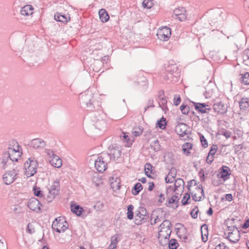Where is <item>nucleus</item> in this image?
I'll use <instances>...</instances> for the list:
<instances>
[{"label": "nucleus", "mask_w": 249, "mask_h": 249, "mask_svg": "<svg viewBox=\"0 0 249 249\" xmlns=\"http://www.w3.org/2000/svg\"><path fill=\"white\" fill-rule=\"evenodd\" d=\"M16 153L17 151L16 150L9 148L8 151H6L3 153L2 156L0 158V167L2 169H5L7 168L10 163L9 162V159L12 161L18 160L17 158H13L12 156H11L12 153Z\"/></svg>", "instance_id": "f257e3e1"}, {"label": "nucleus", "mask_w": 249, "mask_h": 249, "mask_svg": "<svg viewBox=\"0 0 249 249\" xmlns=\"http://www.w3.org/2000/svg\"><path fill=\"white\" fill-rule=\"evenodd\" d=\"M24 166L25 174L27 177H30L36 173L38 163L35 158H30L25 162Z\"/></svg>", "instance_id": "f03ea898"}, {"label": "nucleus", "mask_w": 249, "mask_h": 249, "mask_svg": "<svg viewBox=\"0 0 249 249\" xmlns=\"http://www.w3.org/2000/svg\"><path fill=\"white\" fill-rule=\"evenodd\" d=\"M109 161L108 155L107 154H102L95 160V167L98 172H103L107 168V162Z\"/></svg>", "instance_id": "7ed1b4c3"}, {"label": "nucleus", "mask_w": 249, "mask_h": 249, "mask_svg": "<svg viewBox=\"0 0 249 249\" xmlns=\"http://www.w3.org/2000/svg\"><path fill=\"white\" fill-rule=\"evenodd\" d=\"M59 189V181L58 180H55L51 186L50 188L48 189V195L46 198L48 202H52L55 198L56 196L58 194Z\"/></svg>", "instance_id": "20e7f679"}, {"label": "nucleus", "mask_w": 249, "mask_h": 249, "mask_svg": "<svg viewBox=\"0 0 249 249\" xmlns=\"http://www.w3.org/2000/svg\"><path fill=\"white\" fill-rule=\"evenodd\" d=\"M228 238L231 242L236 243L240 237V232L235 226L228 227Z\"/></svg>", "instance_id": "39448f33"}, {"label": "nucleus", "mask_w": 249, "mask_h": 249, "mask_svg": "<svg viewBox=\"0 0 249 249\" xmlns=\"http://www.w3.org/2000/svg\"><path fill=\"white\" fill-rule=\"evenodd\" d=\"M171 35V29L165 26L159 29L157 33L158 38L162 41H167L170 37Z\"/></svg>", "instance_id": "423d86ee"}, {"label": "nucleus", "mask_w": 249, "mask_h": 249, "mask_svg": "<svg viewBox=\"0 0 249 249\" xmlns=\"http://www.w3.org/2000/svg\"><path fill=\"white\" fill-rule=\"evenodd\" d=\"M214 112L217 114H224L227 111L228 106L220 100H215L213 106Z\"/></svg>", "instance_id": "0eeeda50"}, {"label": "nucleus", "mask_w": 249, "mask_h": 249, "mask_svg": "<svg viewBox=\"0 0 249 249\" xmlns=\"http://www.w3.org/2000/svg\"><path fill=\"white\" fill-rule=\"evenodd\" d=\"M175 132L180 137L188 135L190 133V127L185 123H179L175 127Z\"/></svg>", "instance_id": "6e6552de"}, {"label": "nucleus", "mask_w": 249, "mask_h": 249, "mask_svg": "<svg viewBox=\"0 0 249 249\" xmlns=\"http://www.w3.org/2000/svg\"><path fill=\"white\" fill-rule=\"evenodd\" d=\"M92 121L94 122V125L96 129L102 131L106 130L107 125L106 121L100 115L95 116L92 118Z\"/></svg>", "instance_id": "1a4fd4ad"}, {"label": "nucleus", "mask_w": 249, "mask_h": 249, "mask_svg": "<svg viewBox=\"0 0 249 249\" xmlns=\"http://www.w3.org/2000/svg\"><path fill=\"white\" fill-rule=\"evenodd\" d=\"M68 224L66 221H58L57 218H55L52 224V228L59 233L65 231L68 229Z\"/></svg>", "instance_id": "9d476101"}, {"label": "nucleus", "mask_w": 249, "mask_h": 249, "mask_svg": "<svg viewBox=\"0 0 249 249\" xmlns=\"http://www.w3.org/2000/svg\"><path fill=\"white\" fill-rule=\"evenodd\" d=\"M93 94L90 91L86 93H82L79 96L80 100L83 104H85L87 107L90 108L92 106V98Z\"/></svg>", "instance_id": "9b49d317"}, {"label": "nucleus", "mask_w": 249, "mask_h": 249, "mask_svg": "<svg viewBox=\"0 0 249 249\" xmlns=\"http://www.w3.org/2000/svg\"><path fill=\"white\" fill-rule=\"evenodd\" d=\"M17 174L15 170L6 172L3 175V181L6 185H9L17 178Z\"/></svg>", "instance_id": "f8f14e48"}, {"label": "nucleus", "mask_w": 249, "mask_h": 249, "mask_svg": "<svg viewBox=\"0 0 249 249\" xmlns=\"http://www.w3.org/2000/svg\"><path fill=\"white\" fill-rule=\"evenodd\" d=\"M160 230L159 231V236L158 238L160 241V243L161 245H163V244L162 243V239H164L165 240L164 245H166L169 239L170 234L171 233V231H169V230H165V229H160Z\"/></svg>", "instance_id": "ddd939ff"}, {"label": "nucleus", "mask_w": 249, "mask_h": 249, "mask_svg": "<svg viewBox=\"0 0 249 249\" xmlns=\"http://www.w3.org/2000/svg\"><path fill=\"white\" fill-rule=\"evenodd\" d=\"M28 206L30 210L38 213L41 210V204L38 199L33 197L29 200Z\"/></svg>", "instance_id": "4468645a"}, {"label": "nucleus", "mask_w": 249, "mask_h": 249, "mask_svg": "<svg viewBox=\"0 0 249 249\" xmlns=\"http://www.w3.org/2000/svg\"><path fill=\"white\" fill-rule=\"evenodd\" d=\"M173 17L180 21H183L186 19V11L184 7L175 9L173 11Z\"/></svg>", "instance_id": "2eb2a0df"}, {"label": "nucleus", "mask_w": 249, "mask_h": 249, "mask_svg": "<svg viewBox=\"0 0 249 249\" xmlns=\"http://www.w3.org/2000/svg\"><path fill=\"white\" fill-rule=\"evenodd\" d=\"M193 103L194 104L195 109L200 113H206L211 109L210 106L206 103Z\"/></svg>", "instance_id": "dca6fc26"}, {"label": "nucleus", "mask_w": 249, "mask_h": 249, "mask_svg": "<svg viewBox=\"0 0 249 249\" xmlns=\"http://www.w3.org/2000/svg\"><path fill=\"white\" fill-rule=\"evenodd\" d=\"M222 13L221 9H218L216 10L213 11L211 13L210 15L211 25H215L219 20L221 18V15Z\"/></svg>", "instance_id": "f3484780"}, {"label": "nucleus", "mask_w": 249, "mask_h": 249, "mask_svg": "<svg viewBox=\"0 0 249 249\" xmlns=\"http://www.w3.org/2000/svg\"><path fill=\"white\" fill-rule=\"evenodd\" d=\"M219 174L217 175L218 178H221L224 180L228 179L231 175L230 168L227 166H222L219 170Z\"/></svg>", "instance_id": "a211bd4d"}, {"label": "nucleus", "mask_w": 249, "mask_h": 249, "mask_svg": "<svg viewBox=\"0 0 249 249\" xmlns=\"http://www.w3.org/2000/svg\"><path fill=\"white\" fill-rule=\"evenodd\" d=\"M30 145L35 149L42 148L46 146V142L40 139L36 138L32 140Z\"/></svg>", "instance_id": "6ab92c4d"}, {"label": "nucleus", "mask_w": 249, "mask_h": 249, "mask_svg": "<svg viewBox=\"0 0 249 249\" xmlns=\"http://www.w3.org/2000/svg\"><path fill=\"white\" fill-rule=\"evenodd\" d=\"M177 175V170L175 167H172L170 169L169 173L165 178L166 183H171L174 181L175 178Z\"/></svg>", "instance_id": "aec40b11"}, {"label": "nucleus", "mask_w": 249, "mask_h": 249, "mask_svg": "<svg viewBox=\"0 0 249 249\" xmlns=\"http://www.w3.org/2000/svg\"><path fill=\"white\" fill-rule=\"evenodd\" d=\"M108 155V160L118 159L121 156V151L118 149L112 148L109 150L108 153H106Z\"/></svg>", "instance_id": "412c9836"}, {"label": "nucleus", "mask_w": 249, "mask_h": 249, "mask_svg": "<svg viewBox=\"0 0 249 249\" xmlns=\"http://www.w3.org/2000/svg\"><path fill=\"white\" fill-rule=\"evenodd\" d=\"M239 107L242 110L249 111V98H242L239 102Z\"/></svg>", "instance_id": "4be33fe9"}, {"label": "nucleus", "mask_w": 249, "mask_h": 249, "mask_svg": "<svg viewBox=\"0 0 249 249\" xmlns=\"http://www.w3.org/2000/svg\"><path fill=\"white\" fill-rule=\"evenodd\" d=\"M71 212L79 216L82 215V213L84 211L82 207L74 203L71 204Z\"/></svg>", "instance_id": "5701e85b"}, {"label": "nucleus", "mask_w": 249, "mask_h": 249, "mask_svg": "<svg viewBox=\"0 0 249 249\" xmlns=\"http://www.w3.org/2000/svg\"><path fill=\"white\" fill-rule=\"evenodd\" d=\"M162 212L160 210L154 211L151 217V221L154 219V223L161 220Z\"/></svg>", "instance_id": "b1692460"}, {"label": "nucleus", "mask_w": 249, "mask_h": 249, "mask_svg": "<svg viewBox=\"0 0 249 249\" xmlns=\"http://www.w3.org/2000/svg\"><path fill=\"white\" fill-rule=\"evenodd\" d=\"M50 163L55 168H59L62 165V160L58 156L55 155L51 159Z\"/></svg>", "instance_id": "393cba45"}, {"label": "nucleus", "mask_w": 249, "mask_h": 249, "mask_svg": "<svg viewBox=\"0 0 249 249\" xmlns=\"http://www.w3.org/2000/svg\"><path fill=\"white\" fill-rule=\"evenodd\" d=\"M54 19L58 21L63 23H67L70 20V16H66L61 13L54 15Z\"/></svg>", "instance_id": "a878e982"}, {"label": "nucleus", "mask_w": 249, "mask_h": 249, "mask_svg": "<svg viewBox=\"0 0 249 249\" xmlns=\"http://www.w3.org/2000/svg\"><path fill=\"white\" fill-rule=\"evenodd\" d=\"M33 8L30 5H27L23 7L20 10V14L23 16H29L33 13Z\"/></svg>", "instance_id": "bb28decb"}, {"label": "nucleus", "mask_w": 249, "mask_h": 249, "mask_svg": "<svg viewBox=\"0 0 249 249\" xmlns=\"http://www.w3.org/2000/svg\"><path fill=\"white\" fill-rule=\"evenodd\" d=\"M111 188L114 190H119L120 188V179L116 178L115 179L112 177L109 179Z\"/></svg>", "instance_id": "cd10ccee"}, {"label": "nucleus", "mask_w": 249, "mask_h": 249, "mask_svg": "<svg viewBox=\"0 0 249 249\" xmlns=\"http://www.w3.org/2000/svg\"><path fill=\"white\" fill-rule=\"evenodd\" d=\"M99 15L100 19L103 22L107 21L109 19V16L107 12L104 9H101L99 11Z\"/></svg>", "instance_id": "c85d7f7f"}, {"label": "nucleus", "mask_w": 249, "mask_h": 249, "mask_svg": "<svg viewBox=\"0 0 249 249\" xmlns=\"http://www.w3.org/2000/svg\"><path fill=\"white\" fill-rule=\"evenodd\" d=\"M145 220L144 217L142 216V214L139 213V211L137 210L136 212L135 217V223L137 225H141L142 223L145 222Z\"/></svg>", "instance_id": "c756f323"}, {"label": "nucleus", "mask_w": 249, "mask_h": 249, "mask_svg": "<svg viewBox=\"0 0 249 249\" xmlns=\"http://www.w3.org/2000/svg\"><path fill=\"white\" fill-rule=\"evenodd\" d=\"M184 184L185 183L182 178H177L175 181V191L178 190V189H180V190H181L184 188Z\"/></svg>", "instance_id": "7c9ffc66"}, {"label": "nucleus", "mask_w": 249, "mask_h": 249, "mask_svg": "<svg viewBox=\"0 0 249 249\" xmlns=\"http://www.w3.org/2000/svg\"><path fill=\"white\" fill-rule=\"evenodd\" d=\"M240 80L242 84L245 85H249V72H246L244 74H241Z\"/></svg>", "instance_id": "2f4dec72"}, {"label": "nucleus", "mask_w": 249, "mask_h": 249, "mask_svg": "<svg viewBox=\"0 0 249 249\" xmlns=\"http://www.w3.org/2000/svg\"><path fill=\"white\" fill-rule=\"evenodd\" d=\"M192 144L189 142H186L182 145V150L186 156L190 154L189 150L192 149Z\"/></svg>", "instance_id": "473e14b6"}, {"label": "nucleus", "mask_w": 249, "mask_h": 249, "mask_svg": "<svg viewBox=\"0 0 249 249\" xmlns=\"http://www.w3.org/2000/svg\"><path fill=\"white\" fill-rule=\"evenodd\" d=\"M142 189V186L140 183H136L132 189V193L134 195H138Z\"/></svg>", "instance_id": "72a5a7b5"}, {"label": "nucleus", "mask_w": 249, "mask_h": 249, "mask_svg": "<svg viewBox=\"0 0 249 249\" xmlns=\"http://www.w3.org/2000/svg\"><path fill=\"white\" fill-rule=\"evenodd\" d=\"M206 90L204 92V95L206 98H209L212 97L214 93L213 89L211 88V85H209L205 88Z\"/></svg>", "instance_id": "f704fd0d"}, {"label": "nucleus", "mask_w": 249, "mask_h": 249, "mask_svg": "<svg viewBox=\"0 0 249 249\" xmlns=\"http://www.w3.org/2000/svg\"><path fill=\"white\" fill-rule=\"evenodd\" d=\"M171 223L168 220H164L162 223L160 225V229H165V230H171Z\"/></svg>", "instance_id": "c9c22d12"}, {"label": "nucleus", "mask_w": 249, "mask_h": 249, "mask_svg": "<svg viewBox=\"0 0 249 249\" xmlns=\"http://www.w3.org/2000/svg\"><path fill=\"white\" fill-rule=\"evenodd\" d=\"M168 247L170 249H177L179 244L175 239H172L170 241L168 240Z\"/></svg>", "instance_id": "e433bc0d"}, {"label": "nucleus", "mask_w": 249, "mask_h": 249, "mask_svg": "<svg viewBox=\"0 0 249 249\" xmlns=\"http://www.w3.org/2000/svg\"><path fill=\"white\" fill-rule=\"evenodd\" d=\"M133 209L134 206L132 205H129L127 206V217L130 220L132 219L134 216Z\"/></svg>", "instance_id": "4c0bfd02"}, {"label": "nucleus", "mask_w": 249, "mask_h": 249, "mask_svg": "<svg viewBox=\"0 0 249 249\" xmlns=\"http://www.w3.org/2000/svg\"><path fill=\"white\" fill-rule=\"evenodd\" d=\"M198 190H200V191H201V196L197 197L196 196V194H194V195H192L193 199L196 201L201 200L202 197L203 198H204V192L203 189H202V185H199V186L198 187Z\"/></svg>", "instance_id": "58836bf2"}, {"label": "nucleus", "mask_w": 249, "mask_h": 249, "mask_svg": "<svg viewBox=\"0 0 249 249\" xmlns=\"http://www.w3.org/2000/svg\"><path fill=\"white\" fill-rule=\"evenodd\" d=\"M165 121V119L162 117L160 120L158 121L156 126L162 129H164L166 125Z\"/></svg>", "instance_id": "ea45409f"}, {"label": "nucleus", "mask_w": 249, "mask_h": 249, "mask_svg": "<svg viewBox=\"0 0 249 249\" xmlns=\"http://www.w3.org/2000/svg\"><path fill=\"white\" fill-rule=\"evenodd\" d=\"M35 223H29L27 226V232L30 234H33L36 232Z\"/></svg>", "instance_id": "a19ab883"}, {"label": "nucleus", "mask_w": 249, "mask_h": 249, "mask_svg": "<svg viewBox=\"0 0 249 249\" xmlns=\"http://www.w3.org/2000/svg\"><path fill=\"white\" fill-rule=\"evenodd\" d=\"M151 147L155 151H158L160 150V145L158 140H155L150 144Z\"/></svg>", "instance_id": "79ce46f5"}, {"label": "nucleus", "mask_w": 249, "mask_h": 249, "mask_svg": "<svg viewBox=\"0 0 249 249\" xmlns=\"http://www.w3.org/2000/svg\"><path fill=\"white\" fill-rule=\"evenodd\" d=\"M33 191L36 196L40 197V198H43L44 197V195L43 194V193L40 190V188L34 187L33 188Z\"/></svg>", "instance_id": "37998d69"}, {"label": "nucleus", "mask_w": 249, "mask_h": 249, "mask_svg": "<svg viewBox=\"0 0 249 249\" xmlns=\"http://www.w3.org/2000/svg\"><path fill=\"white\" fill-rule=\"evenodd\" d=\"M243 58L244 63L247 65H249V50L244 51Z\"/></svg>", "instance_id": "c03bdc74"}, {"label": "nucleus", "mask_w": 249, "mask_h": 249, "mask_svg": "<svg viewBox=\"0 0 249 249\" xmlns=\"http://www.w3.org/2000/svg\"><path fill=\"white\" fill-rule=\"evenodd\" d=\"M180 109L182 114L187 115L189 111L190 107L184 104H182L180 107Z\"/></svg>", "instance_id": "a18cd8bd"}, {"label": "nucleus", "mask_w": 249, "mask_h": 249, "mask_svg": "<svg viewBox=\"0 0 249 249\" xmlns=\"http://www.w3.org/2000/svg\"><path fill=\"white\" fill-rule=\"evenodd\" d=\"M153 5L152 0H144L142 2V6L144 8L149 9Z\"/></svg>", "instance_id": "49530a36"}, {"label": "nucleus", "mask_w": 249, "mask_h": 249, "mask_svg": "<svg viewBox=\"0 0 249 249\" xmlns=\"http://www.w3.org/2000/svg\"><path fill=\"white\" fill-rule=\"evenodd\" d=\"M104 206L103 202L98 201L94 205L93 208L96 211H101Z\"/></svg>", "instance_id": "de8ad7c7"}, {"label": "nucleus", "mask_w": 249, "mask_h": 249, "mask_svg": "<svg viewBox=\"0 0 249 249\" xmlns=\"http://www.w3.org/2000/svg\"><path fill=\"white\" fill-rule=\"evenodd\" d=\"M138 210L139 211V213H141V214H142V216L144 217V219L146 221L148 217V213L146 209L142 207H140L138 209Z\"/></svg>", "instance_id": "09e8293b"}, {"label": "nucleus", "mask_w": 249, "mask_h": 249, "mask_svg": "<svg viewBox=\"0 0 249 249\" xmlns=\"http://www.w3.org/2000/svg\"><path fill=\"white\" fill-rule=\"evenodd\" d=\"M199 138H200V141L201 142V144H202V145L203 146V147H208V142H207V140L204 137V136L202 134H200Z\"/></svg>", "instance_id": "8fccbe9b"}, {"label": "nucleus", "mask_w": 249, "mask_h": 249, "mask_svg": "<svg viewBox=\"0 0 249 249\" xmlns=\"http://www.w3.org/2000/svg\"><path fill=\"white\" fill-rule=\"evenodd\" d=\"M118 238L119 235L118 234H115L111 237V243L112 244V245H114L117 247V244L119 241Z\"/></svg>", "instance_id": "3c124183"}, {"label": "nucleus", "mask_w": 249, "mask_h": 249, "mask_svg": "<svg viewBox=\"0 0 249 249\" xmlns=\"http://www.w3.org/2000/svg\"><path fill=\"white\" fill-rule=\"evenodd\" d=\"M198 209L197 206H196L191 212V215L192 218L196 219L197 217V213L198 212Z\"/></svg>", "instance_id": "603ef678"}, {"label": "nucleus", "mask_w": 249, "mask_h": 249, "mask_svg": "<svg viewBox=\"0 0 249 249\" xmlns=\"http://www.w3.org/2000/svg\"><path fill=\"white\" fill-rule=\"evenodd\" d=\"M181 101V99L179 95L178 94H176L174 96V105L176 106H178Z\"/></svg>", "instance_id": "864d4df0"}, {"label": "nucleus", "mask_w": 249, "mask_h": 249, "mask_svg": "<svg viewBox=\"0 0 249 249\" xmlns=\"http://www.w3.org/2000/svg\"><path fill=\"white\" fill-rule=\"evenodd\" d=\"M120 138L122 140L125 142H128L129 140V136L126 134V133L122 132L120 135Z\"/></svg>", "instance_id": "5fc2aeb1"}, {"label": "nucleus", "mask_w": 249, "mask_h": 249, "mask_svg": "<svg viewBox=\"0 0 249 249\" xmlns=\"http://www.w3.org/2000/svg\"><path fill=\"white\" fill-rule=\"evenodd\" d=\"M190 198V195L186 194L181 200V202L183 205H186L188 204V200Z\"/></svg>", "instance_id": "6e6d98bb"}, {"label": "nucleus", "mask_w": 249, "mask_h": 249, "mask_svg": "<svg viewBox=\"0 0 249 249\" xmlns=\"http://www.w3.org/2000/svg\"><path fill=\"white\" fill-rule=\"evenodd\" d=\"M217 146L216 145H213L212 146L211 149H210V150L208 153V155H210L211 156L213 157L214 155H215L216 151H217Z\"/></svg>", "instance_id": "4d7b16f0"}, {"label": "nucleus", "mask_w": 249, "mask_h": 249, "mask_svg": "<svg viewBox=\"0 0 249 249\" xmlns=\"http://www.w3.org/2000/svg\"><path fill=\"white\" fill-rule=\"evenodd\" d=\"M228 248L225 245L224 243H220L216 245L214 249H227Z\"/></svg>", "instance_id": "13d9d810"}, {"label": "nucleus", "mask_w": 249, "mask_h": 249, "mask_svg": "<svg viewBox=\"0 0 249 249\" xmlns=\"http://www.w3.org/2000/svg\"><path fill=\"white\" fill-rule=\"evenodd\" d=\"M136 129L137 130L134 131L133 132V134L134 135V136L137 137V136H140L142 133V128L139 127Z\"/></svg>", "instance_id": "bf43d9fd"}, {"label": "nucleus", "mask_w": 249, "mask_h": 249, "mask_svg": "<svg viewBox=\"0 0 249 249\" xmlns=\"http://www.w3.org/2000/svg\"><path fill=\"white\" fill-rule=\"evenodd\" d=\"M153 166L149 163H146L145 165V171H150V173H152V168Z\"/></svg>", "instance_id": "052dcab7"}, {"label": "nucleus", "mask_w": 249, "mask_h": 249, "mask_svg": "<svg viewBox=\"0 0 249 249\" xmlns=\"http://www.w3.org/2000/svg\"><path fill=\"white\" fill-rule=\"evenodd\" d=\"M231 132L226 130L224 131L222 133V135L224 136L226 138V139L230 138L231 136Z\"/></svg>", "instance_id": "680f3d73"}, {"label": "nucleus", "mask_w": 249, "mask_h": 249, "mask_svg": "<svg viewBox=\"0 0 249 249\" xmlns=\"http://www.w3.org/2000/svg\"><path fill=\"white\" fill-rule=\"evenodd\" d=\"M46 153L50 157V158L52 159L55 155L53 153V152L51 150L47 149L46 150Z\"/></svg>", "instance_id": "e2e57ef3"}, {"label": "nucleus", "mask_w": 249, "mask_h": 249, "mask_svg": "<svg viewBox=\"0 0 249 249\" xmlns=\"http://www.w3.org/2000/svg\"><path fill=\"white\" fill-rule=\"evenodd\" d=\"M194 184L195 185L196 184V181L195 179H193L191 180H190L187 183V188L189 190H190V187L192 186V185Z\"/></svg>", "instance_id": "0e129e2a"}, {"label": "nucleus", "mask_w": 249, "mask_h": 249, "mask_svg": "<svg viewBox=\"0 0 249 249\" xmlns=\"http://www.w3.org/2000/svg\"><path fill=\"white\" fill-rule=\"evenodd\" d=\"M177 199H178V196H173L169 199L168 202L169 204L174 203L176 202Z\"/></svg>", "instance_id": "69168bd1"}, {"label": "nucleus", "mask_w": 249, "mask_h": 249, "mask_svg": "<svg viewBox=\"0 0 249 249\" xmlns=\"http://www.w3.org/2000/svg\"><path fill=\"white\" fill-rule=\"evenodd\" d=\"M213 158L214 157L213 156H211V155H208L206 159L207 162L208 164H211L214 160Z\"/></svg>", "instance_id": "338daca9"}, {"label": "nucleus", "mask_w": 249, "mask_h": 249, "mask_svg": "<svg viewBox=\"0 0 249 249\" xmlns=\"http://www.w3.org/2000/svg\"><path fill=\"white\" fill-rule=\"evenodd\" d=\"M249 227V219L247 220L242 225L243 229H247Z\"/></svg>", "instance_id": "774afa93"}]
</instances>
